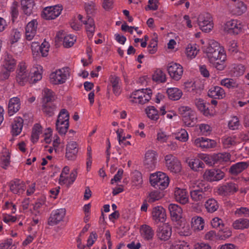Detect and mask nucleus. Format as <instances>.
Returning a JSON list of instances; mask_svg holds the SVG:
<instances>
[{
  "mask_svg": "<svg viewBox=\"0 0 249 249\" xmlns=\"http://www.w3.org/2000/svg\"><path fill=\"white\" fill-rule=\"evenodd\" d=\"M210 63L218 71H223L226 65L227 55L224 49L219 43L214 40L211 41L205 51Z\"/></svg>",
  "mask_w": 249,
  "mask_h": 249,
  "instance_id": "1",
  "label": "nucleus"
},
{
  "mask_svg": "<svg viewBox=\"0 0 249 249\" xmlns=\"http://www.w3.org/2000/svg\"><path fill=\"white\" fill-rule=\"evenodd\" d=\"M150 182L152 186L156 189L164 190L169 183V178L166 174L161 172L151 175Z\"/></svg>",
  "mask_w": 249,
  "mask_h": 249,
  "instance_id": "2",
  "label": "nucleus"
},
{
  "mask_svg": "<svg viewBox=\"0 0 249 249\" xmlns=\"http://www.w3.org/2000/svg\"><path fill=\"white\" fill-rule=\"evenodd\" d=\"M69 113L66 109H62L55 123L56 130L60 135H65L69 126Z\"/></svg>",
  "mask_w": 249,
  "mask_h": 249,
  "instance_id": "3",
  "label": "nucleus"
},
{
  "mask_svg": "<svg viewBox=\"0 0 249 249\" xmlns=\"http://www.w3.org/2000/svg\"><path fill=\"white\" fill-rule=\"evenodd\" d=\"M69 76V72L67 68L57 70L50 74V82L53 85L63 84Z\"/></svg>",
  "mask_w": 249,
  "mask_h": 249,
  "instance_id": "4",
  "label": "nucleus"
},
{
  "mask_svg": "<svg viewBox=\"0 0 249 249\" xmlns=\"http://www.w3.org/2000/svg\"><path fill=\"white\" fill-rule=\"evenodd\" d=\"M165 164L167 168L173 173H178L181 170L180 161L175 156L171 154L165 157Z\"/></svg>",
  "mask_w": 249,
  "mask_h": 249,
  "instance_id": "5",
  "label": "nucleus"
},
{
  "mask_svg": "<svg viewBox=\"0 0 249 249\" xmlns=\"http://www.w3.org/2000/svg\"><path fill=\"white\" fill-rule=\"evenodd\" d=\"M62 10V6L58 5L47 7L43 9L41 17L46 20L54 19L60 15Z\"/></svg>",
  "mask_w": 249,
  "mask_h": 249,
  "instance_id": "6",
  "label": "nucleus"
},
{
  "mask_svg": "<svg viewBox=\"0 0 249 249\" xmlns=\"http://www.w3.org/2000/svg\"><path fill=\"white\" fill-rule=\"evenodd\" d=\"M224 177L225 173L218 169H207L203 175V178L209 182L219 181L223 179Z\"/></svg>",
  "mask_w": 249,
  "mask_h": 249,
  "instance_id": "7",
  "label": "nucleus"
},
{
  "mask_svg": "<svg viewBox=\"0 0 249 249\" xmlns=\"http://www.w3.org/2000/svg\"><path fill=\"white\" fill-rule=\"evenodd\" d=\"M197 21L200 29L205 33L210 32L213 27L212 17L209 13L200 15Z\"/></svg>",
  "mask_w": 249,
  "mask_h": 249,
  "instance_id": "8",
  "label": "nucleus"
},
{
  "mask_svg": "<svg viewBox=\"0 0 249 249\" xmlns=\"http://www.w3.org/2000/svg\"><path fill=\"white\" fill-rule=\"evenodd\" d=\"M208 189V186L204 187L197 186L190 192L191 199L198 203L203 201L207 197V192Z\"/></svg>",
  "mask_w": 249,
  "mask_h": 249,
  "instance_id": "9",
  "label": "nucleus"
},
{
  "mask_svg": "<svg viewBox=\"0 0 249 249\" xmlns=\"http://www.w3.org/2000/svg\"><path fill=\"white\" fill-rule=\"evenodd\" d=\"M168 209L170 211L171 217L173 221H175L178 222V224L179 222L181 224L179 225L178 228L182 227V225H185V221L181 220V214L182 210L180 207L177 204H170L169 205ZM183 226L182 228H184Z\"/></svg>",
  "mask_w": 249,
  "mask_h": 249,
  "instance_id": "10",
  "label": "nucleus"
},
{
  "mask_svg": "<svg viewBox=\"0 0 249 249\" xmlns=\"http://www.w3.org/2000/svg\"><path fill=\"white\" fill-rule=\"evenodd\" d=\"M167 71L170 77L175 80L181 79L183 72V67L179 64L171 62L168 64Z\"/></svg>",
  "mask_w": 249,
  "mask_h": 249,
  "instance_id": "11",
  "label": "nucleus"
},
{
  "mask_svg": "<svg viewBox=\"0 0 249 249\" xmlns=\"http://www.w3.org/2000/svg\"><path fill=\"white\" fill-rule=\"evenodd\" d=\"M238 190L237 184L229 182L219 186L217 190L218 194L222 196H228L234 194Z\"/></svg>",
  "mask_w": 249,
  "mask_h": 249,
  "instance_id": "12",
  "label": "nucleus"
},
{
  "mask_svg": "<svg viewBox=\"0 0 249 249\" xmlns=\"http://www.w3.org/2000/svg\"><path fill=\"white\" fill-rule=\"evenodd\" d=\"M172 234V227L168 223H163L158 227L156 235L161 241H166L169 239Z\"/></svg>",
  "mask_w": 249,
  "mask_h": 249,
  "instance_id": "13",
  "label": "nucleus"
},
{
  "mask_svg": "<svg viewBox=\"0 0 249 249\" xmlns=\"http://www.w3.org/2000/svg\"><path fill=\"white\" fill-rule=\"evenodd\" d=\"M224 28L229 34L238 35L242 32L243 25L240 21L231 19L226 22Z\"/></svg>",
  "mask_w": 249,
  "mask_h": 249,
  "instance_id": "14",
  "label": "nucleus"
},
{
  "mask_svg": "<svg viewBox=\"0 0 249 249\" xmlns=\"http://www.w3.org/2000/svg\"><path fill=\"white\" fill-rule=\"evenodd\" d=\"M157 163V153L155 151L149 150L145 154L144 164L149 170H153L156 168Z\"/></svg>",
  "mask_w": 249,
  "mask_h": 249,
  "instance_id": "15",
  "label": "nucleus"
},
{
  "mask_svg": "<svg viewBox=\"0 0 249 249\" xmlns=\"http://www.w3.org/2000/svg\"><path fill=\"white\" fill-rule=\"evenodd\" d=\"M65 214L66 210L65 209H59L53 211L48 219V224L50 226L57 224L63 220Z\"/></svg>",
  "mask_w": 249,
  "mask_h": 249,
  "instance_id": "16",
  "label": "nucleus"
},
{
  "mask_svg": "<svg viewBox=\"0 0 249 249\" xmlns=\"http://www.w3.org/2000/svg\"><path fill=\"white\" fill-rule=\"evenodd\" d=\"M29 74L26 70V67L24 63H21L18 65L17 81L19 85L23 86L29 79Z\"/></svg>",
  "mask_w": 249,
  "mask_h": 249,
  "instance_id": "17",
  "label": "nucleus"
},
{
  "mask_svg": "<svg viewBox=\"0 0 249 249\" xmlns=\"http://www.w3.org/2000/svg\"><path fill=\"white\" fill-rule=\"evenodd\" d=\"M38 22L36 19H33L27 24L25 28V37L27 40L31 41L36 34Z\"/></svg>",
  "mask_w": 249,
  "mask_h": 249,
  "instance_id": "18",
  "label": "nucleus"
},
{
  "mask_svg": "<svg viewBox=\"0 0 249 249\" xmlns=\"http://www.w3.org/2000/svg\"><path fill=\"white\" fill-rule=\"evenodd\" d=\"M78 152L77 144L75 142H70L66 146L65 157L70 160H74L77 158Z\"/></svg>",
  "mask_w": 249,
  "mask_h": 249,
  "instance_id": "19",
  "label": "nucleus"
},
{
  "mask_svg": "<svg viewBox=\"0 0 249 249\" xmlns=\"http://www.w3.org/2000/svg\"><path fill=\"white\" fill-rule=\"evenodd\" d=\"M152 218L156 222H163L166 218L165 210L160 206L154 207L152 210Z\"/></svg>",
  "mask_w": 249,
  "mask_h": 249,
  "instance_id": "20",
  "label": "nucleus"
},
{
  "mask_svg": "<svg viewBox=\"0 0 249 249\" xmlns=\"http://www.w3.org/2000/svg\"><path fill=\"white\" fill-rule=\"evenodd\" d=\"M194 143L197 147L206 149L213 148L216 144L214 140L203 137H200L196 139Z\"/></svg>",
  "mask_w": 249,
  "mask_h": 249,
  "instance_id": "21",
  "label": "nucleus"
},
{
  "mask_svg": "<svg viewBox=\"0 0 249 249\" xmlns=\"http://www.w3.org/2000/svg\"><path fill=\"white\" fill-rule=\"evenodd\" d=\"M208 95L212 98L223 99L225 96V92L220 87L213 86L209 89Z\"/></svg>",
  "mask_w": 249,
  "mask_h": 249,
  "instance_id": "22",
  "label": "nucleus"
},
{
  "mask_svg": "<svg viewBox=\"0 0 249 249\" xmlns=\"http://www.w3.org/2000/svg\"><path fill=\"white\" fill-rule=\"evenodd\" d=\"M20 108V101L18 97H13L10 99L8 104V113L9 116L13 115L18 112Z\"/></svg>",
  "mask_w": 249,
  "mask_h": 249,
  "instance_id": "23",
  "label": "nucleus"
},
{
  "mask_svg": "<svg viewBox=\"0 0 249 249\" xmlns=\"http://www.w3.org/2000/svg\"><path fill=\"white\" fill-rule=\"evenodd\" d=\"M174 195L176 201L182 204H185L189 201V197L186 189L176 188Z\"/></svg>",
  "mask_w": 249,
  "mask_h": 249,
  "instance_id": "24",
  "label": "nucleus"
},
{
  "mask_svg": "<svg viewBox=\"0 0 249 249\" xmlns=\"http://www.w3.org/2000/svg\"><path fill=\"white\" fill-rule=\"evenodd\" d=\"M83 24L85 25L88 37L92 38L95 32V23L93 19L88 15L86 19L84 20Z\"/></svg>",
  "mask_w": 249,
  "mask_h": 249,
  "instance_id": "25",
  "label": "nucleus"
},
{
  "mask_svg": "<svg viewBox=\"0 0 249 249\" xmlns=\"http://www.w3.org/2000/svg\"><path fill=\"white\" fill-rule=\"evenodd\" d=\"M249 166L247 162H239L231 165L229 169V172L233 175H237L247 169Z\"/></svg>",
  "mask_w": 249,
  "mask_h": 249,
  "instance_id": "26",
  "label": "nucleus"
},
{
  "mask_svg": "<svg viewBox=\"0 0 249 249\" xmlns=\"http://www.w3.org/2000/svg\"><path fill=\"white\" fill-rule=\"evenodd\" d=\"M195 105L197 109L205 116H209L211 115L209 106L210 105L209 103H206L202 99H196L195 101Z\"/></svg>",
  "mask_w": 249,
  "mask_h": 249,
  "instance_id": "27",
  "label": "nucleus"
},
{
  "mask_svg": "<svg viewBox=\"0 0 249 249\" xmlns=\"http://www.w3.org/2000/svg\"><path fill=\"white\" fill-rule=\"evenodd\" d=\"M142 237L147 241L152 240L154 235V231L149 225H143L140 228Z\"/></svg>",
  "mask_w": 249,
  "mask_h": 249,
  "instance_id": "28",
  "label": "nucleus"
},
{
  "mask_svg": "<svg viewBox=\"0 0 249 249\" xmlns=\"http://www.w3.org/2000/svg\"><path fill=\"white\" fill-rule=\"evenodd\" d=\"M9 186L10 191L15 194L22 193L24 191V184L20 182L19 179H15L11 180L9 183Z\"/></svg>",
  "mask_w": 249,
  "mask_h": 249,
  "instance_id": "29",
  "label": "nucleus"
},
{
  "mask_svg": "<svg viewBox=\"0 0 249 249\" xmlns=\"http://www.w3.org/2000/svg\"><path fill=\"white\" fill-rule=\"evenodd\" d=\"M21 9L23 13L27 16L33 13V9L35 5L34 0H21Z\"/></svg>",
  "mask_w": 249,
  "mask_h": 249,
  "instance_id": "30",
  "label": "nucleus"
},
{
  "mask_svg": "<svg viewBox=\"0 0 249 249\" xmlns=\"http://www.w3.org/2000/svg\"><path fill=\"white\" fill-rule=\"evenodd\" d=\"M23 124V120L20 117H16L14 121V123L12 125L11 133L13 136H18L22 130Z\"/></svg>",
  "mask_w": 249,
  "mask_h": 249,
  "instance_id": "31",
  "label": "nucleus"
},
{
  "mask_svg": "<svg viewBox=\"0 0 249 249\" xmlns=\"http://www.w3.org/2000/svg\"><path fill=\"white\" fill-rule=\"evenodd\" d=\"M166 93L168 98L173 101L179 100L182 95V91L176 88H168L167 89Z\"/></svg>",
  "mask_w": 249,
  "mask_h": 249,
  "instance_id": "32",
  "label": "nucleus"
},
{
  "mask_svg": "<svg viewBox=\"0 0 249 249\" xmlns=\"http://www.w3.org/2000/svg\"><path fill=\"white\" fill-rule=\"evenodd\" d=\"M56 109V106L54 104H43L41 107L42 111L47 117L53 116Z\"/></svg>",
  "mask_w": 249,
  "mask_h": 249,
  "instance_id": "33",
  "label": "nucleus"
},
{
  "mask_svg": "<svg viewBox=\"0 0 249 249\" xmlns=\"http://www.w3.org/2000/svg\"><path fill=\"white\" fill-rule=\"evenodd\" d=\"M232 227L236 230H244L249 228V220L246 218H239L234 221Z\"/></svg>",
  "mask_w": 249,
  "mask_h": 249,
  "instance_id": "34",
  "label": "nucleus"
},
{
  "mask_svg": "<svg viewBox=\"0 0 249 249\" xmlns=\"http://www.w3.org/2000/svg\"><path fill=\"white\" fill-rule=\"evenodd\" d=\"M110 82L113 88V93L115 95L118 96L121 93L120 86L119 85L120 78L115 75H112L110 77Z\"/></svg>",
  "mask_w": 249,
  "mask_h": 249,
  "instance_id": "35",
  "label": "nucleus"
},
{
  "mask_svg": "<svg viewBox=\"0 0 249 249\" xmlns=\"http://www.w3.org/2000/svg\"><path fill=\"white\" fill-rule=\"evenodd\" d=\"M205 207L209 213H213L218 209L219 205L215 199L211 198L205 202Z\"/></svg>",
  "mask_w": 249,
  "mask_h": 249,
  "instance_id": "36",
  "label": "nucleus"
},
{
  "mask_svg": "<svg viewBox=\"0 0 249 249\" xmlns=\"http://www.w3.org/2000/svg\"><path fill=\"white\" fill-rule=\"evenodd\" d=\"M16 64V60L13 56L10 54H7L4 58V67L10 71H13Z\"/></svg>",
  "mask_w": 249,
  "mask_h": 249,
  "instance_id": "37",
  "label": "nucleus"
},
{
  "mask_svg": "<svg viewBox=\"0 0 249 249\" xmlns=\"http://www.w3.org/2000/svg\"><path fill=\"white\" fill-rule=\"evenodd\" d=\"M190 167L195 171H198L199 168H204L205 164L203 162L199 159H192L188 162Z\"/></svg>",
  "mask_w": 249,
  "mask_h": 249,
  "instance_id": "38",
  "label": "nucleus"
},
{
  "mask_svg": "<svg viewBox=\"0 0 249 249\" xmlns=\"http://www.w3.org/2000/svg\"><path fill=\"white\" fill-rule=\"evenodd\" d=\"M147 117L153 121H157L159 118L158 110L154 106H149L145 109Z\"/></svg>",
  "mask_w": 249,
  "mask_h": 249,
  "instance_id": "39",
  "label": "nucleus"
},
{
  "mask_svg": "<svg viewBox=\"0 0 249 249\" xmlns=\"http://www.w3.org/2000/svg\"><path fill=\"white\" fill-rule=\"evenodd\" d=\"M204 221L203 219L199 216L194 217L192 219V227L194 230L200 231L203 229Z\"/></svg>",
  "mask_w": 249,
  "mask_h": 249,
  "instance_id": "40",
  "label": "nucleus"
},
{
  "mask_svg": "<svg viewBox=\"0 0 249 249\" xmlns=\"http://www.w3.org/2000/svg\"><path fill=\"white\" fill-rule=\"evenodd\" d=\"M214 164L221 163L222 162H226L230 160L231 155L229 153H218L213 155Z\"/></svg>",
  "mask_w": 249,
  "mask_h": 249,
  "instance_id": "41",
  "label": "nucleus"
},
{
  "mask_svg": "<svg viewBox=\"0 0 249 249\" xmlns=\"http://www.w3.org/2000/svg\"><path fill=\"white\" fill-rule=\"evenodd\" d=\"M42 131V127L39 124H36L33 128L31 135V141L36 142L39 139V136Z\"/></svg>",
  "mask_w": 249,
  "mask_h": 249,
  "instance_id": "42",
  "label": "nucleus"
},
{
  "mask_svg": "<svg viewBox=\"0 0 249 249\" xmlns=\"http://www.w3.org/2000/svg\"><path fill=\"white\" fill-rule=\"evenodd\" d=\"M189 114L182 117V121L186 126L192 127L194 125L196 118L193 111Z\"/></svg>",
  "mask_w": 249,
  "mask_h": 249,
  "instance_id": "43",
  "label": "nucleus"
},
{
  "mask_svg": "<svg viewBox=\"0 0 249 249\" xmlns=\"http://www.w3.org/2000/svg\"><path fill=\"white\" fill-rule=\"evenodd\" d=\"M220 84L228 89H235L238 87V84L231 78H225L220 82Z\"/></svg>",
  "mask_w": 249,
  "mask_h": 249,
  "instance_id": "44",
  "label": "nucleus"
},
{
  "mask_svg": "<svg viewBox=\"0 0 249 249\" xmlns=\"http://www.w3.org/2000/svg\"><path fill=\"white\" fill-rule=\"evenodd\" d=\"M247 9L246 5L243 1H239L235 6L233 12L235 15L240 16L245 13Z\"/></svg>",
  "mask_w": 249,
  "mask_h": 249,
  "instance_id": "45",
  "label": "nucleus"
},
{
  "mask_svg": "<svg viewBox=\"0 0 249 249\" xmlns=\"http://www.w3.org/2000/svg\"><path fill=\"white\" fill-rule=\"evenodd\" d=\"M152 79L156 82L163 83L166 81V75L160 69H157L154 72Z\"/></svg>",
  "mask_w": 249,
  "mask_h": 249,
  "instance_id": "46",
  "label": "nucleus"
},
{
  "mask_svg": "<svg viewBox=\"0 0 249 249\" xmlns=\"http://www.w3.org/2000/svg\"><path fill=\"white\" fill-rule=\"evenodd\" d=\"M54 100V93L50 89H46L44 91V95L43 98V104H53Z\"/></svg>",
  "mask_w": 249,
  "mask_h": 249,
  "instance_id": "47",
  "label": "nucleus"
},
{
  "mask_svg": "<svg viewBox=\"0 0 249 249\" xmlns=\"http://www.w3.org/2000/svg\"><path fill=\"white\" fill-rule=\"evenodd\" d=\"M170 249H189V248L186 242L179 240L174 242Z\"/></svg>",
  "mask_w": 249,
  "mask_h": 249,
  "instance_id": "48",
  "label": "nucleus"
},
{
  "mask_svg": "<svg viewBox=\"0 0 249 249\" xmlns=\"http://www.w3.org/2000/svg\"><path fill=\"white\" fill-rule=\"evenodd\" d=\"M161 197L162 196L160 192L157 191H153L149 194L147 200L149 203H153L160 200Z\"/></svg>",
  "mask_w": 249,
  "mask_h": 249,
  "instance_id": "49",
  "label": "nucleus"
},
{
  "mask_svg": "<svg viewBox=\"0 0 249 249\" xmlns=\"http://www.w3.org/2000/svg\"><path fill=\"white\" fill-rule=\"evenodd\" d=\"M63 46L65 48L71 47L76 41V38L71 35H68L64 37Z\"/></svg>",
  "mask_w": 249,
  "mask_h": 249,
  "instance_id": "50",
  "label": "nucleus"
},
{
  "mask_svg": "<svg viewBox=\"0 0 249 249\" xmlns=\"http://www.w3.org/2000/svg\"><path fill=\"white\" fill-rule=\"evenodd\" d=\"M211 225L213 228L218 230H223L225 225L223 220L219 217H214L211 221Z\"/></svg>",
  "mask_w": 249,
  "mask_h": 249,
  "instance_id": "51",
  "label": "nucleus"
},
{
  "mask_svg": "<svg viewBox=\"0 0 249 249\" xmlns=\"http://www.w3.org/2000/svg\"><path fill=\"white\" fill-rule=\"evenodd\" d=\"M235 137H227L223 138L222 143L225 148H229L236 144Z\"/></svg>",
  "mask_w": 249,
  "mask_h": 249,
  "instance_id": "52",
  "label": "nucleus"
},
{
  "mask_svg": "<svg viewBox=\"0 0 249 249\" xmlns=\"http://www.w3.org/2000/svg\"><path fill=\"white\" fill-rule=\"evenodd\" d=\"M10 163V153L7 152L1 157V167L6 169L9 166Z\"/></svg>",
  "mask_w": 249,
  "mask_h": 249,
  "instance_id": "53",
  "label": "nucleus"
},
{
  "mask_svg": "<svg viewBox=\"0 0 249 249\" xmlns=\"http://www.w3.org/2000/svg\"><path fill=\"white\" fill-rule=\"evenodd\" d=\"M239 126V120L236 116H233L228 123V126L229 128L232 130L238 129Z\"/></svg>",
  "mask_w": 249,
  "mask_h": 249,
  "instance_id": "54",
  "label": "nucleus"
},
{
  "mask_svg": "<svg viewBox=\"0 0 249 249\" xmlns=\"http://www.w3.org/2000/svg\"><path fill=\"white\" fill-rule=\"evenodd\" d=\"M231 235V231L227 228L224 227L223 230H219L218 236L219 239L221 240H225L229 238Z\"/></svg>",
  "mask_w": 249,
  "mask_h": 249,
  "instance_id": "55",
  "label": "nucleus"
},
{
  "mask_svg": "<svg viewBox=\"0 0 249 249\" xmlns=\"http://www.w3.org/2000/svg\"><path fill=\"white\" fill-rule=\"evenodd\" d=\"M18 4L16 1H14L11 5L10 11L13 20H14V18H17L18 15Z\"/></svg>",
  "mask_w": 249,
  "mask_h": 249,
  "instance_id": "56",
  "label": "nucleus"
},
{
  "mask_svg": "<svg viewBox=\"0 0 249 249\" xmlns=\"http://www.w3.org/2000/svg\"><path fill=\"white\" fill-rule=\"evenodd\" d=\"M186 54L188 57H195L198 51V50L196 49V47L192 46L191 44H189L188 45V47L186 48Z\"/></svg>",
  "mask_w": 249,
  "mask_h": 249,
  "instance_id": "57",
  "label": "nucleus"
},
{
  "mask_svg": "<svg viewBox=\"0 0 249 249\" xmlns=\"http://www.w3.org/2000/svg\"><path fill=\"white\" fill-rule=\"evenodd\" d=\"M175 138L181 142H186L188 139V133L185 129H181L176 134Z\"/></svg>",
  "mask_w": 249,
  "mask_h": 249,
  "instance_id": "58",
  "label": "nucleus"
},
{
  "mask_svg": "<svg viewBox=\"0 0 249 249\" xmlns=\"http://www.w3.org/2000/svg\"><path fill=\"white\" fill-rule=\"evenodd\" d=\"M132 181L136 186L140 185L142 183V176L140 172H136L134 174Z\"/></svg>",
  "mask_w": 249,
  "mask_h": 249,
  "instance_id": "59",
  "label": "nucleus"
},
{
  "mask_svg": "<svg viewBox=\"0 0 249 249\" xmlns=\"http://www.w3.org/2000/svg\"><path fill=\"white\" fill-rule=\"evenodd\" d=\"M228 51L231 53L238 52L237 43L235 40H231L228 43Z\"/></svg>",
  "mask_w": 249,
  "mask_h": 249,
  "instance_id": "60",
  "label": "nucleus"
},
{
  "mask_svg": "<svg viewBox=\"0 0 249 249\" xmlns=\"http://www.w3.org/2000/svg\"><path fill=\"white\" fill-rule=\"evenodd\" d=\"M199 129L202 134L206 136L210 134L212 131L211 127L207 124H200L199 125Z\"/></svg>",
  "mask_w": 249,
  "mask_h": 249,
  "instance_id": "61",
  "label": "nucleus"
},
{
  "mask_svg": "<svg viewBox=\"0 0 249 249\" xmlns=\"http://www.w3.org/2000/svg\"><path fill=\"white\" fill-rule=\"evenodd\" d=\"M41 78L42 74L38 71H35L33 72V75H32L29 79V82L34 84L40 80Z\"/></svg>",
  "mask_w": 249,
  "mask_h": 249,
  "instance_id": "62",
  "label": "nucleus"
},
{
  "mask_svg": "<svg viewBox=\"0 0 249 249\" xmlns=\"http://www.w3.org/2000/svg\"><path fill=\"white\" fill-rule=\"evenodd\" d=\"M20 37V33L17 30H13L11 34L10 43L13 44L17 42Z\"/></svg>",
  "mask_w": 249,
  "mask_h": 249,
  "instance_id": "63",
  "label": "nucleus"
},
{
  "mask_svg": "<svg viewBox=\"0 0 249 249\" xmlns=\"http://www.w3.org/2000/svg\"><path fill=\"white\" fill-rule=\"evenodd\" d=\"M235 214H237L238 216L244 215L245 216L248 217L249 216V210L246 207H241L236 210Z\"/></svg>",
  "mask_w": 249,
  "mask_h": 249,
  "instance_id": "64",
  "label": "nucleus"
}]
</instances>
